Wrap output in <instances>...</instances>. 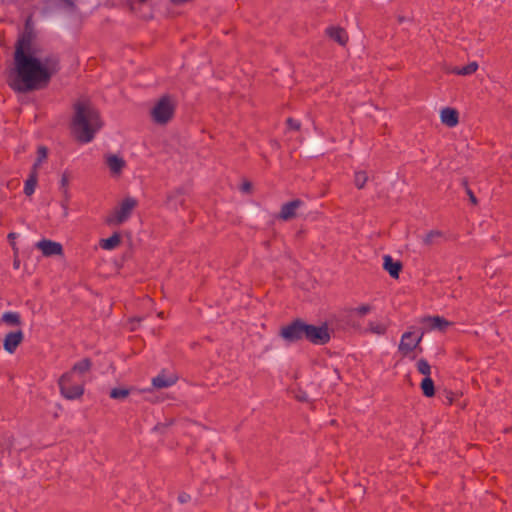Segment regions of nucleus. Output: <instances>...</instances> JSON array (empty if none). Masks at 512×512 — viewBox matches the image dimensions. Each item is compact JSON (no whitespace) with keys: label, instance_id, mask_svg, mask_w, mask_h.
Instances as JSON below:
<instances>
[{"label":"nucleus","instance_id":"obj_1","mask_svg":"<svg viewBox=\"0 0 512 512\" xmlns=\"http://www.w3.org/2000/svg\"><path fill=\"white\" fill-rule=\"evenodd\" d=\"M15 65L17 78L11 85L18 91L37 89L46 85L56 70L55 61L41 52L30 31H26L18 41Z\"/></svg>","mask_w":512,"mask_h":512},{"label":"nucleus","instance_id":"obj_2","mask_svg":"<svg viewBox=\"0 0 512 512\" xmlns=\"http://www.w3.org/2000/svg\"><path fill=\"white\" fill-rule=\"evenodd\" d=\"M102 122L98 111L87 99L79 100L74 107L71 130L75 138L88 143L93 140L95 134L101 129Z\"/></svg>","mask_w":512,"mask_h":512},{"label":"nucleus","instance_id":"obj_3","mask_svg":"<svg viewBox=\"0 0 512 512\" xmlns=\"http://www.w3.org/2000/svg\"><path fill=\"white\" fill-rule=\"evenodd\" d=\"M137 205L138 201L135 198L130 196L125 197L108 214L105 222L111 226L121 225L130 218L133 210Z\"/></svg>","mask_w":512,"mask_h":512},{"label":"nucleus","instance_id":"obj_4","mask_svg":"<svg viewBox=\"0 0 512 512\" xmlns=\"http://www.w3.org/2000/svg\"><path fill=\"white\" fill-rule=\"evenodd\" d=\"M59 387L61 394L69 399L75 400L80 398L84 392V385L80 378L73 377V373H66L59 379Z\"/></svg>","mask_w":512,"mask_h":512},{"label":"nucleus","instance_id":"obj_5","mask_svg":"<svg viewBox=\"0 0 512 512\" xmlns=\"http://www.w3.org/2000/svg\"><path fill=\"white\" fill-rule=\"evenodd\" d=\"M174 114V104L168 97L161 98L151 109V116L158 124L167 123Z\"/></svg>","mask_w":512,"mask_h":512},{"label":"nucleus","instance_id":"obj_6","mask_svg":"<svg viewBox=\"0 0 512 512\" xmlns=\"http://www.w3.org/2000/svg\"><path fill=\"white\" fill-rule=\"evenodd\" d=\"M104 162L112 178H120L127 168L126 160L119 154H106L104 156Z\"/></svg>","mask_w":512,"mask_h":512},{"label":"nucleus","instance_id":"obj_7","mask_svg":"<svg viewBox=\"0 0 512 512\" xmlns=\"http://www.w3.org/2000/svg\"><path fill=\"white\" fill-rule=\"evenodd\" d=\"M305 339L316 345H322L330 340V331L327 325H308L305 328Z\"/></svg>","mask_w":512,"mask_h":512},{"label":"nucleus","instance_id":"obj_8","mask_svg":"<svg viewBox=\"0 0 512 512\" xmlns=\"http://www.w3.org/2000/svg\"><path fill=\"white\" fill-rule=\"evenodd\" d=\"M421 340L422 335H418L413 331H407L401 337L398 350L403 356H408L419 348Z\"/></svg>","mask_w":512,"mask_h":512},{"label":"nucleus","instance_id":"obj_9","mask_svg":"<svg viewBox=\"0 0 512 512\" xmlns=\"http://www.w3.org/2000/svg\"><path fill=\"white\" fill-rule=\"evenodd\" d=\"M305 328V323L301 321H295L281 329V336L289 342L305 339Z\"/></svg>","mask_w":512,"mask_h":512},{"label":"nucleus","instance_id":"obj_10","mask_svg":"<svg viewBox=\"0 0 512 512\" xmlns=\"http://www.w3.org/2000/svg\"><path fill=\"white\" fill-rule=\"evenodd\" d=\"M36 247L42 252L44 256L62 255L63 248L58 242L51 240H42L36 243Z\"/></svg>","mask_w":512,"mask_h":512},{"label":"nucleus","instance_id":"obj_11","mask_svg":"<svg viewBox=\"0 0 512 512\" xmlns=\"http://www.w3.org/2000/svg\"><path fill=\"white\" fill-rule=\"evenodd\" d=\"M23 339L24 335L21 330H16L8 333L4 338V349L10 354L14 353L16 348L23 341Z\"/></svg>","mask_w":512,"mask_h":512},{"label":"nucleus","instance_id":"obj_12","mask_svg":"<svg viewBox=\"0 0 512 512\" xmlns=\"http://www.w3.org/2000/svg\"><path fill=\"white\" fill-rule=\"evenodd\" d=\"M178 377L174 373L162 371L158 376L152 379L153 387L157 389L168 388L176 383Z\"/></svg>","mask_w":512,"mask_h":512},{"label":"nucleus","instance_id":"obj_13","mask_svg":"<svg viewBox=\"0 0 512 512\" xmlns=\"http://www.w3.org/2000/svg\"><path fill=\"white\" fill-rule=\"evenodd\" d=\"M183 196H184V189L183 188H177L173 191H171L167 195L166 199V206L171 210H176L179 206L183 204Z\"/></svg>","mask_w":512,"mask_h":512},{"label":"nucleus","instance_id":"obj_14","mask_svg":"<svg viewBox=\"0 0 512 512\" xmlns=\"http://www.w3.org/2000/svg\"><path fill=\"white\" fill-rule=\"evenodd\" d=\"M302 205L300 200H293L284 204L281 208L279 218L282 220H290L296 216V211Z\"/></svg>","mask_w":512,"mask_h":512},{"label":"nucleus","instance_id":"obj_15","mask_svg":"<svg viewBox=\"0 0 512 512\" xmlns=\"http://www.w3.org/2000/svg\"><path fill=\"white\" fill-rule=\"evenodd\" d=\"M383 267L393 278H398L401 271V263L395 261L390 255L383 256Z\"/></svg>","mask_w":512,"mask_h":512},{"label":"nucleus","instance_id":"obj_16","mask_svg":"<svg viewBox=\"0 0 512 512\" xmlns=\"http://www.w3.org/2000/svg\"><path fill=\"white\" fill-rule=\"evenodd\" d=\"M441 121L448 127H454L458 124V112L452 108H445L440 114Z\"/></svg>","mask_w":512,"mask_h":512},{"label":"nucleus","instance_id":"obj_17","mask_svg":"<svg viewBox=\"0 0 512 512\" xmlns=\"http://www.w3.org/2000/svg\"><path fill=\"white\" fill-rule=\"evenodd\" d=\"M424 323L427 328L432 330L444 331L448 326L449 322L440 316L427 317L424 319Z\"/></svg>","mask_w":512,"mask_h":512},{"label":"nucleus","instance_id":"obj_18","mask_svg":"<svg viewBox=\"0 0 512 512\" xmlns=\"http://www.w3.org/2000/svg\"><path fill=\"white\" fill-rule=\"evenodd\" d=\"M120 242V235L118 233H114L111 237L100 240V246L104 250H113L120 244Z\"/></svg>","mask_w":512,"mask_h":512},{"label":"nucleus","instance_id":"obj_19","mask_svg":"<svg viewBox=\"0 0 512 512\" xmlns=\"http://www.w3.org/2000/svg\"><path fill=\"white\" fill-rule=\"evenodd\" d=\"M329 36L341 45H344L347 41L346 32L338 27H331L328 29Z\"/></svg>","mask_w":512,"mask_h":512},{"label":"nucleus","instance_id":"obj_20","mask_svg":"<svg viewBox=\"0 0 512 512\" xmlns=\"http://www.w3.org/2000/svg\"><path fill=\"white\" fill-rule=\"evenodd\" d=\"M90 368V361L88 359H83L76 363L72 370L69 373H73V377L80 378V376L87 372Z\"/></svg>","mask_w":512,"mask_h":512},{"label":"nucleus","instance_id":"obj_21","mask_svg":"<svg viewBox=\"0 0 512 512\" xmlns=\"http://www.w3.org/2000/svg\"><path fill=\"white\" fill-rule=\"evenodd\" d=\"M478 69V64L476 62H471L467 66L464 67H454L451 72L457 75H471Z\"/></svg>","mask_w":512,"mask_h":512},{"label":"nucleus","instance_id":"obj_22","mask_svg":"<svg viewBox=\"0 0 512 512\" xmlns=\"http://www.w3.org/2000/svg\"><path fill=\"white\" fill-rule=\"evenodd\" d=\"M37 185V172H32L25 182L24 193L30 196L34 193Z\"/></svg>","mask_w":512,"mask_h":512},{"label":"nucleus","instance_id":"obj_23","mask_svg":"<svg viewBox=\"0 0 512 512\" xmlns=\"http://www.w3.org/2000/svg\"><path fill=\"white\" fill-rule=\"evenodd\" d=\"M421 389L426 397H432L434 395V383L431 377H424L421 382Z\"/></svg>","mask_w":512,"mask_h":512},{"label":"nucleus","instance_id":"obj_24","mask_svg":"<svg viewBox=\"0 0 512 512\" xmlns=\"http://www.w3.org/2000/svg\"><path fill=\"white\" fill-rule=\"evenodd\" d=\"M2 321L10 326H17L20 324V315L15 312H6L2 315Z\"/></svg>","mask_w":512,"mask_h":512},{"label":"nucleus","instance_id":"obj_25","mask_svg":"<svg viewBox=\"0 0 512 512\" xmlns=\"http://www.w3.org/2000/svg\"><path fill=\"white\" fill-rule=\"evenodd\" d=\"M387 326H388V324L386 322L374 321V322L369 323L368 328L372 333H375L377 335H382L385 333Z\"/></svg>","mask_w":512,"mask_h":512},{"label":"nucleus","instance_id":"obj_26","mask_svg":"<svg viewBox=\"0 0 512 512\" xmlns=\"http://www.w3.org/2000/svg\"><path fill=\"white\" fill-rule=\"evenodd\" d=\"M130 394V390L123 387L114 388L110 391V397L116 400H124Z\"/></svg>","mask_w":512,"mask_h":512},{"label":"nucleus","instance_id":"obj_27","mask_svg":"<svg viewBox=\"0 0 512 512\" xmlns=\"http://www.w3.org/2000/svg\"><path fill=\"white\" fill-rule=\"evenodd\" d=\"M416 367L419 373L425 377H430L432 368L425 359H419L416 363Z\"/></svg>","mask_w":512,"mask_h":512},{"label":"nucleus","instance_id":"obj_28","mask_svg":"<svg viewBox=\"0 0 512 512\" xmlns=\"http://www.w3.org/2000/svg\"><path fill=\"white\" fill-rule=\"evenodd\" d=\"M46 158H47V149L43 146L39 147L38 151H37V159L33 165L32 172H37V169L46 160Z\"/></svg>","mask_w":512,"mask_h":512},{"label":"nucleus","instance_id":"obj_29","mask_svg":"<svg viewBox=\"0 0 512 512\" xmlns=\"http://www.w3.org/2000/svg\"><path fill=\"white\" fill-rule=\"evenodd\" d=\"M368 177L364 171H357L355 173V185L357 188L362 189L367 181Z\"/></svg>","mask_w":512,"mask_h":512},{"label":"nucleus","instance_id":"obj_30","mask_svg":"<svg viewBox=\"0 0 512 512\" xmlns=\"http://www.w3.org/2000/svg\"><path fill=\"white\" fill-rule=\"evenodd\" d=\"M441 237V232L440 231H437V230H432L428 233H426L424 236H423V242L425 244H432L434 243V241L438 238Z\"/></svg>","mask_w":512,"mask_h":512},{"label":"nucleus","instance_id":"obj_31","mask_svg":"<svg viewBox=\"0 0 512 512\" xmlns=\"http://www.w3.org/2000/svg\"><path fill=\"white\" fill-rule=\"evenodd\" d=\"M70 180H71L70 173L68 171H64L60 177L59 189L69 188Z\"/></svg>","mask_w":512,"mask_h":512},{"label":"nucleus","instance_id":"obj_32","mask_svg":"<svg viewBox=\"0 0 512 512\" xmlns=\"http://www.w3.org/2000/svg\"><path fill=\"white\" fill-rule=\"evenodd\" d=\"M358 315L360 316H364L366 315L367 313H369L371 311V306L368 305V304H363V305H360L358 306L357 308H355L354 310Z\"/></svg>","mask_w":512,"mask_h":512},{"label":"nucleus","instance_id":"obj_33","mask_svg":"<svg viewBox=\"0 0 512 512\" xmlns=\"http://www.w3.org/2000/svg\"><path fill=\"white\" fill-rule=\"evenodd\" d=\"M12 247H13V250H14L13 266H14L15 269H19V267H20V260L18 258V248L16 247L15 243H12Z\"/></svg>","mask_w":512,"mask_h":512},{"label":"nucleus","instance_id":"obj_34","mask_svg":"<svg viewBox=\"0 0 512 512\" xmlns=\"http://www.w3.org/2000/svg\"><path fill=\"white\" fill-rule=\"evenodd\" d=\"M61 194H62V200L61 202H66L68 203L69 200H70V197H71V194H70V191H69V188H65V189H59Z\"/></svg>","mask_w":512,"mask_h":512},{"label":"nucleus","instance_id":"obj_35","mask_svg":"<svg viewBox=\"0 0 512 512\" xmlns=\"http://www.w3.org/2000/svg\"><path fill=\"white\" fill-rule=\"evenodd\" d=\"M178 500L180 503H186L190 500V495L185 492H182L179 494Z\"/></svg>","mask_w":512,"mask_h":512},{"label":"nucleus","instance_id":"obj_36","mask_svg":"<svg viewBox=\"0 0 512 512\" xmlns=\"http://www.w3.org/2000/svg\"><path fill=\"white\" fill-rule=\"evenodd\" d=\"M251 187H252V185L250 182H244V183H242L240 189L242 192L248 193L251 191Z\"/></svg>","mask_w":512,"mask_h":512},{"label":"nucleus","instance_id":"obj_37","mask_svg":"<svg viewBox=\"0 0 512 512\" xmlns=\"http://www.w3.org/2000/svg\"><path fill=\"white\" fill-rule=\"evenodd\" d=\"M60 205H61V208L63 210V217H67L68 214H69V210H68V203L66 202H60Z\"/></svg>","mask_w":512,"mask_h":512},{"label":"nucleus","instance_id":"obj_38","mask_svg":"<svg viewBox=\"0 0 512 512\" xmlns=\"http://www.w3.org/2000/svg\"><path fill=\"white\" fill-rule=\"evenodd\" d=\"M287 123L289 125L290 128L292 129H298L299 128V123L293 119H288L287 120Z\"/></svg>","mask_w":512,"mask_h":512},{"label":"nucleus","instance_id":"obj_39","mask_svg":"<svg viewBox=\"0 0 512 512\" xmlns=\"http://www.w3.org/2000/svg\"><path fill=\"white\" fill-rule=\"evenodd\" d=\"M468 195H469L471 202L475 204L477 202L476 197L473 195V193L470 190H468Z\"/></svg>","mask_w":512,"mask_h":512},{"label":"nucleus","instance_id":"obj_40","mask_svg":"<svg viewBox=\"0 0 512 512\" xmlns=\"http://www.w3.org/2000/svg\"><path fill=\"white\" fill-rule=\"evenodd\" d=\"M8 238H9V239H15V238H16V234H15V233H10V234L8 235Z\"/></svg>","mask_w":512,"mask_h":512}]
</instances>
